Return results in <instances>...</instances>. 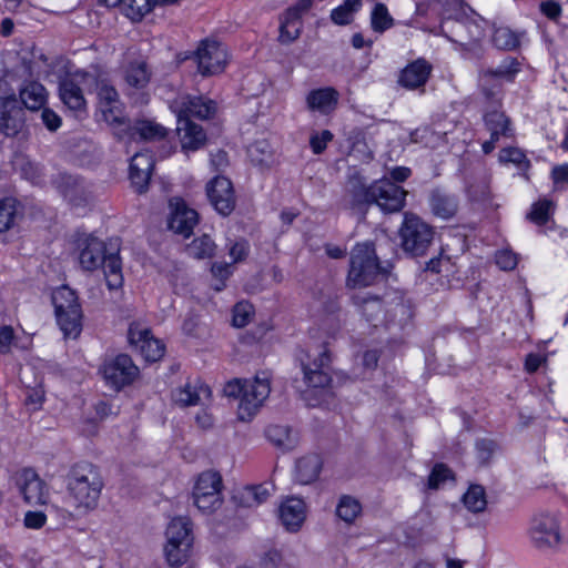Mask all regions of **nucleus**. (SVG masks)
<instances>
[{
    "instance_id": "nucleus-7",
    "label": "nucleus",
    "mask_w": 568,
    "mask_h": 568,
    "mask_svg": "<svg viewBox=\"0 0 568 568\" xmlns=\"http://www.w3.org/2000/svg\"><path fill=\"white\" fill-rule=\"evenodd\" d=\"M528 537L539 550H556L562 542L559 516L550 511L535 514L530 519Z\"/></svg>"
},
{
    "instance_id": "nucleus-46",
    "label": "nucleus",
    "mask_w": 568,
    "mask_h": 568,
    "mask_svg": "<svg viewBox=\"0 0 568 568\" xmlns=\"http://www.w3.org/2000/svg\"><path fill=\"white\" fill-rule=\"evenodd\" d=\"M498 160L504 165H514L521 173H526L530 166L526 154L520 149L514 146L500 150Z\"/></svg>"
},
{
    "instance_id": "nucleus-8",
    "label": "nucleus",
    "mask_w": 568,
    "mask_h": 568,
    "mask_svg": "<svg viewBox=\"0 0 568 568\" xmlns=\"http://www.w3.org/2000/svg\"><path fill=\"white\" fill-rule=\"evenodd\" d=\"M94 74L78 70L61 79L59 83V97L62 103L80 116L87 111L84 91L93 90Z\"/></svg>"
},
{
    "instance_id": "nucleus-3",
    "label": "nucleus",
    "mask_w": 568,
    "mask_h": 568,
    "mask_svg": "<svg viewBox=\"0 0 568 568\" xmlns=\"http://www.w3.org/2000/svg\"><path fill=\"white\" fill-rule=\"evenodd\" d=\"M396 181L374 180L368 187L358 182L352 190V204H376L385 213L399 212L405 206L407 192Z\"/></svg>"
},
{
    "instance_id": "nucleus-58",
    "label": "nucleus",
    "mask_w": 568,
    "mask_h": 568,
    "mask_svg": "<svg viewBox=\"0 0 568 568\" xmlns=\"http://www.w3.org/2000/svg\"><path fill=\"white\" fill-rule=\"evenodd\" d=\"M253 314V307L248 303H237L233 310V325L235 327H244L248 324Z\"/></svg>"
},
{
    "instance_id": "nucleus-39",
    "label": "nucleus",
    "mask_w": 568,
    "mask_h": 568,
    "mask_svg": "<svg viewBox=\"0 0 568 568\" xmlns=\"http://www.w3.org/2000/svg\"><path fill=\"white\" fill-rule=\"evenodd\" d=\"M336 516L346 524H353L362 514L361 503L348 495H343L336 505Z\"/></svg>"
},
{
    "instance_id": "nucleus-64",
    "label": "nucleus",
    "mask_w": 568,
    "mask_h": 568,
    "mask_svg": "<svg viewBox=\"0 0 568 568\" xmlns=\"http://www.w3.org/2000/svg\"><path fill=\"white\" fill-rule=\"evenodd\" d=\"M540 11L550 20H557L561 16L560 4L552 0L542 1L540 3Z\"/></svg>"
},
{
    "instance_id": "nucleus-21",
    "label": "nucleus",
    "mask_w": 568,
    "mask_h": 568,
    "mask_svg": "<svg viewBox=\"0 0 568 568\" xmlns=\"http://www.w3.org/2000/svg\"><path fill=\"white\" fill-rule=\"evenodd\" d=\"M312 363L303 364L304 381L313 388H324L329 385L331 376L327 372L331 358L326 348L313 354Z\"/></svg>"
},
{
    "instance_id": "nucleus-56",
    "label": "nucleus",
    "mask_w": 568,
    "mask_h": 568,
    "mask_svg": "<svg viewBox=\"0 0 568 568\" xmlns=\"http://www.w3.org/2000/svg\"><path fill=\"white\" fill-rule=\"evenodd\" d=\"M554 210V203L549 200H540L535 203L531 207L528 219L538 225L547 223L550 213Z\"/></svg>"
},
{
    "instance_id": "nucleus-53",
    "label": "nucleus",
    "mask_w": 568,
    "mask_h": 568,
    "mask_svg": "<svg viewBox=\"0 0 568 568\" xmlns=\"http://www.w3.org/2000/svg\"><path fill=\"white\" fill-rule=\"evenodd\" d=\"M352 300L355 305L362 307V313L368 322H372L383 311L382 303L377 297L354 295Z\"/></svg>"
},
{
    "instance_id": "nucleus-47",
    "label": "nucleus",
    "mask_w": 568,
    "mask_h": 568,
    "mask_svg": "<svg viewBox=\"0 0 568 568\" xmlns=\"http://www.w3.org/2000/svg\"><path fill=\"white\" fill-rule=\"evenodd\" d=\"M272 487L267 484L245 487L241 494L242 501L246 507H256L267 500Z\"/></svg>"
},
{
    "instance_id": "nucleus-10",
    "label": "nucleus",
    "mask_w": 568,
    "mask_h": 568,
    "mask_svg": "<svg viewBox=\"0 0 568 568\" xmlns=\"http://www.w3.org/2000/svg\"><path fill=\"white\" fill-rule=\"evenodd\" d=\"M222 478L217 473H202L192 491L194 506L203 514H211L217 510L223 503Z\"/></svg>"
},
{
    "instance_id": "nucleus-17",
    "label": "nucleus",
    "mask_w": 568,
    "mask_h": 568,
    "mask_svg": "<svg viewBox=\"0 0 568 568\" xmlns=\"http://www.w3.org/2000/svg\"><path fill=\"white\" fill-rule=\"evenodd\" d=\"M484 122L487 131L490 133V139L481 145L485 154L493 152L501 138L513 139L515 136L510 119L501 111H487L484 115Z\"/></svg>"
},
{
    "instance_id": "nucleus-38",
    "label": "nucleus",
    "mask_w": 568,
    "mask_h": 568,
    "mask_svg": "<svg viewBox=\"0 0 568 568\" xmlns=\"http://www.w3.org/2000/svg\"><path fill=\"white\" fill-rule=\"evenodd\" d=\"M45 88L39 82H30L20 91L23 105L32 111L39 110L45 103Z\"/></svg>"
},
{
    "instance_id": "nucleus-26",
    "label": "nucleus",
    "mask_w": 568,
    "mask_h": 568,
    "mask_svg": "<svg viewBox=\"0 0 568 568\" xmlns=\"http://www.w3.org/2000/svg\"><path fill=\"white\" fill-rule=\"evenodd\" d=\"M306 518L305 503L300 498H287L280 507V519L288 531H297Z\"/></svg>"
},
{
    "instance_id": "nucleus-31",
    "label": "nucleus",
    "mask_w": 568,
    "mask_h": 568,
    "mask_svg": "<svg viewBox=\"0 0 568 568\" xmlns=\"http://www.w3.org/2000/svg\"><path fill=\"white\" fill-rule=\"evenodd\" d=\"M429 206L434 215L449 220L456 214L458 203L455 196L440 190H434L429 195Z\"/></svg>"
},
{
    "instance_id": "nucleus-34",
    "label": "nucleus",
    "mask_w": 568,
    "mask_h": 568,
    "mask_svg": "<svg viewBox=\"0 0 568 568\" xmlns=\"http://www.w3.org/2000/svg\"><path fill=\"white\" fill-rule=\"evenodd\" d=\"M302 19L293 10H286L281 19L278 41L282 44L294 42L301 34Z\"/></svg>"
},
{
    "instance_id": "nucleus-33",
    "label": "nucleus",
    "mask_w": 568,
    "mask_h": 568,
    "mask_svg": "<svg viewBox=\"0 0 568 568\" xmlns=\"http://www.w3.org/2000/svg\"><path fill=\"white\" fill-rule=\"evenodd\" d=\"M428 6L436 8L443 20L458 21L471 12V8L463 0H428Z\"/></svg>"
},
{
    "instance_id": "nucleus-51",
    "label": "nucleus",
    "mask_w": 568,
    "mask_h": 568,
    "mask_svg": "<svg viewBox=\"0 0 568 568\" xmlns=\"http://www.w3.org/2000/svg\"><path fill=\"white\" fill-rule=\"evenodd\" d=\"M102 119L114 129V134L118 131L125 130L130 121H126L122 114V110L119 104L99 106Z\"/></svg>"
},
{
    "instance_id": "nucleus-15",
    "label": "nucleus",
    "mask_w": 568,
    "mask_h": 568,
    "mask_svg": "<svg viewBox=\"0 0 568 568\" xmlns=\"http://www.w3.org/2000/svg\"><path fill=\"white\" fill-rule=\"evenodd\" d=\"M169 131L153 120L136 119L125 130L116 132V136L125 142H159L166 138Z\"/></svg>"
},
{
    "instance_id": "nucleus-22",
    "label": "nucleus",
    "mask_w": 568,
    "mask_h": 568,
    "mask_svg": "<svg viewBox=\"0 0 568 568\" xmlns=\"http://www.w3.org/2000/svg\"><path fill=\"white\" fill-rule=\"evenodd\" d=\"M106 255L105 243L98 237L88 236L79 243V263L84 271L98 270Z\"/></svg>"
},
{
    "instance_id": "nucleus-43",
    "label": "nucleus",
    "mask_w": 568,
    "mask_h": 568,
    "mask_svg": "<svg viewBox=\"0 0 568 568\" xmlns=\"http://www.w3.org/2000/svg\"><path fill=\"white\" fill-rule=\"evenodd\" d=\"M483 71L486 73V77H491L497 81L501 79L513 82L520 71V62L516 58L507 57L496 69L489 68Z\"/></svg>"
},
{
    "instance_id": "nucleus-14",
    "label": "nucleus",
    "mask_w": 568,
    "mask_h": 568,
    "mask_svg": "<svg viewBox=\"0 0 568 568\" xmlns=\"http://www.w3.org/2000/svg\"><path fill=\"white\" fill-rule=\"evenodd\" d=\"M170 109L176 114V118L191 119L196 118L206 120L216 112V103L213 100L201 95H179L171 104Z\"/></svg>"
},
{
    "instance_id": "nucleus-48",
    "label": "nucleus",
    "mask_w": 568,
    "mask_h": 568,
    "mask_svg": "<svg viewBox=\"0 0 568 568\" xmlns=\"http://www.w3.org/2000/svg\"><path fill=\"white\" fill-rule=\"evenodd\" d=\"M93 90L97 91L99 98V106L119 104V94L113 85H111L105 79L94 72Z\"/></svg>"
},
{
    "instance_id": "nucleus-59",
    "label": "nucleus",
    "mask_w": 568,
    "mask_h": 568,
    "mask_svg": "<svg viewBox=\"0 0 568 568\" xmlns=\"http://www.w3.org/2000/svg\"><path fill=\"white\" fill-rule=\"evenodd\" d=\"M333 133L329 130L314 132L310 138V146L314 154H321L327 146V143L333 140Z\"/></svg>"
},
{
    "instance_id": "nucleus-11",
    "label": "nucleus",
    "mask_w": 568,
    "mask_h": 568,
    "mask_svg": "<svg viewBox=\"0 0 568 568\" xmlns=\"http://www.w3.org/2000/svg\"><path fill=\"white\" fill-rule=\"evenodd\" d=\"M105 384L114 390L132 384L139 375V368L131 357L124 354L108 358L100 367Z\"/></svg>"
},
{
    "instance_id": "nucleus-23",
    "label": "nucleus",
    "mask_w": 568,
    "mask_h": 568,
    "mask_svg": "<svg viewBox=\"0 0 568 568\" xmlns=\"http://www.w3.org/2000/svg\"><path fill=\"white\" fill-rule=\"evenodd\" d=\"M433 71V65L424 58L408 63L398 75V84L408 90L423 88Z\"/></svg>"
},
{
    "instance_id": "nucleus-55",
    "label": "nucleus",
    "mask_w": 568,
    "mask_h": 568,
    "mask_svg": "<svg viewBox=\"0 0 568 568\" xmlns=\"http://www.w3.org/2000/svg\"><path fill=\"white\" fill-rule=\"evenodd\" d=\"M349 158L357 159L362 162H368L373 159V152L368 148L365 141V136L362 132H356L352 136Z\"/></svg>"
},
{
    "instance_id": "nucleus-61",
    "label": "nucleus",
    "mask_w": 568,
    "mask_h": 568,
    "mask_svg": "<svg viewBox=\"0 0 568 568\" xmlns=\"http://www.w3.org/2000/svg\"><path fill=\"white\" fill-rule=\"evenodd\" d=\"M210 163L214 172L213 178H223L222 174L229 166L227 153L223 150H217L215 153H211Z\"/></svg>"
},
{
    "instance_id": "nucleus-57",
    "label": "nucleus",
    "mask_w": 568,
    "mask_h": 568,
    "mask_svg": "<svg viewBox=\"0 0 568 568\" xmlns=\"http://www.w3.org/2000/svg\"><path fill=\"white\" fill-rule=\"evenodd\" d=\"M452 471L444 464L434 466L428 477V488L438 489L446 480L452 479Z\"/></svg>"
},
{
    "instance_id": "nucleus-41",
    "label": "nucleus",
    "mask_w": 568,
    "mask_h": 568,
    "mask_svg": "<svg viewBox=\"0 0 568 568\" xmlns=\"http://www.w3.org/2000/svg\"><path fill=\"white\" fill-rule=\"evenodd\" d=\"M158 0H122V13L133 22L141 21L152 11Z\"/></svg>"
},
{
    "instance_id": "nucleus-40",
    "label": "nucleus",
    "mask_w": 568,
    "mask_h": 568,
    "mask_svg": "<svg viewBox=\"0 0 568 568\" xmlns=\"http://www.w3.org/2000/svg\"><path fill=\"white\" fill-rule=\"evenodd\" d=\"M154 164V159L150 153H135L130 161L129 178H151Z\"/></svg>"
},
{
    "instance_id": "nucleus-44",
    "label": "nucleus",
    "mask_w": 568,
    "mask_h": 568,
    "mask_svg": "<svg viewBox=\"0 0 568 568\" xmlns=\"http://www.w3.org/2000/svg\"><path fill=\"white\" fill-rule=\"evenodd\" d=\"M58 187L63 197L74 206H81L90 200V195L80 185L78 180H65L64 183L60 184Z\"/></svg>"
},
{
    "instance_id": "nucleus-9",
    "label": "nucleus",
    "mask_w": 568,
    "mask_h": 568,
    "mask_svg": "<svg viewBox=\"0 0 568 568\" xmlns=\"http://www.w3.org/2000/svg\"><path fill=\"white\" fill-rule=\"evenodd\" d=\"M399 235L404 251L419 256L425 254L432 244L434 231L417 215L405 213Z\"/></svg>"
},
{
    "instance_id": "nucleus-16",
    "label": "nucleus",
    "mask_w": 568,
    "mask_h": 568,
    "mask_svg": "<svg viewBox=\"0 0 568 568\" xmlns=\"http://www.w3.org/2000/svg\"><path fill=\"white\" fill-rule=\"evenodd\" d=\"M129 342L148 362H156L163 355L165 351L164 344L154 338L151 332L146 327H142L139 324H132L129 328Z\"/></svg>"
},
{
    "instance_id": "nucleus-18",
    "label": "nucleus",
    "mask_w": 568,
    "mask_h": 568,
    "mask_svg": "<svg viewBox=\"0 0 568 568\" xmlns=\"http://www.w3.org/2000/svg\"><path fill=\"white\" fill-rule=\"evenodd\" d=\"M171 215L169 219V227L174 233L189 237L193 233V229L199 223L197 212L189 207L182 197H172L170 200Z\"/></svg>"
},
{
    "instance_id": "nucleus-49",
    "label": "nucleus",
    "mask_w": 568,
    "mask_h": 568,
    "mask_svg": "<svg viewBox=\"0 0 568 568\" xmlns=\"http://www.w3.org/2000/svg\"><path fill=\"white\" fill-rule=\"evenodd\" d=\"M215 251V244L213 240L204 234L197 239H194L187 246L186 253L194 258H206L211 257Z\"/></svg>"
},
{
    "instance_id": "nucleus-27",
    "label": "nucleus",
    "mask_w": 568,
    "mask_h": 568,
    "mask_svg": "<svg viewBox=\"0 0 568 568\" xmlns=\"http://www.w3.org/2000/svg\"><path fill=\"white\" fill-rule=\"evenodd\" d=\"M338 100V91L333 87H325L311 90L306 95V105L311 111L328 114L336 108Z\"/></svg>"
},
{
    "instance_id": "nucleus-12",
    "label": "nucleus",
    "mask_w": 568,
    "mask_h": 568,
    "mask_svg": "<svg viewBox=\"0 0 568 568\" xmlns=\"http://www.w3.org/2000/svg\"><path fill=\"white\" fill-rule=\"evenodd\" d=\"M194 60L201 75H215L224 71L227 63V51L222 43L205 39L201 41L194 52Z\"/></svg>"
},
{
    "instance_id": "nucleus-60",
    "label": "nucleus",
    "mask_w": 568,
    "mask_h": 568,
    "mask_svg": "<svg viewBox=\"0 0 568 568\" xmlns=\"http://www.w3.org/2000/svg\"><path fill=\"white\" fill-rule=\"evenodd\" d=\"M250 252V244L246 240L241 239L230 244L229 255L233 263L244 261Z\"/></svg>"
},
{
    "instance_id": "nucleus-20",
    "label": "nucleus",
    "mask_w": 568,
    "mask_h": 568,
    "mask_svg": "<svg viewBox=\"0 0 568 568\" xmlns=\"http://www.w3.org/2000/svg\"><path fill=\"white\" fill-rule=\"evenodd\" d=\"M24 124V111L14 95L0 98V132L17 135Z\"/></svg>"
},
{
    "instance_id": "nucleus-30",
    "label": "nucleus",
    "mask_w": 568,
    "mask_h": 568,
    "mask_svg": "<svg viewBox=\"0 0 568 568\" xmlns=\"http://www.w3.org/2000/svg\"><path fill=\"white\" fill-rule=\"evenodd\" d=\"M151 79V71L143 60H134L123 68V80L129 89L142 90Z\"/></svg>"
},
{
    "instance_id": "nucleus-50",
    "label": "nucleus",
    "mask_w": 568,
    "mask_h": 568,
    "mask_svg": "<svg viewBox=\"0 0 568 568\" xmlns=\"http://www.w3.org/2000/svg\"><path fill=\"white\" fill-rule=\"evenodd\" d=\"M362 7V0H345L341 6L335 8L331 13V19L339 26L348 24L353 14Z\"/></svg>"
},
{
    "instance_id": "nucleus-1",
    "label": "nucleus",
    "mask_w": 568,
    "mask_h": 568,
    "mask_svg": "<svg viewBox=\"0 0 568 568\" xmlns=\"http://www.w3.org/2000/svg\"><path fill=\"white\" fill-rule=\"evenodd\" d=\"M103 487L99 467L91 463H79L67 478L68 500L79 515H87L98 507Z\"/></svg>"
},
{
    "instance_id": "nucleus-19",
    "label": "nucleus",
    "mask_w": 568,
    "mask_h": 568,
    "mask_svg": "<svg viewBox=\"0 0 568 568\" xmlns=\"http://www.w3.org/2000/svg\"><path fill=\"white\" fill-rule=\"evenodd\" d=\"M207 197L217 213L230 215L235 207V193L232 180H211L206 185Z\"/></svg>"
},
{
    "instance_id": "nucleus-28",
    "label": "nucleus",
    "mask_w": 568,
    "mask_h": 568,
    "mask_svg": "<svg viewBox=\"0 0 568 568\" xmlns=\"http://www.w3.org/2000/svg\"><path fill=\"white\" fill-rule=\"evenodd\" d=\"M456 23L458 29V39L454 40L456 42H478L485 36L484 24L486 22L473 9L471 12L466 14L465 19H459Z\"/></svg>"
},
{
    "instance_id": "nucleus-2",
    "label": "nucleus",
    "mask_w": 568,
    "mask_h": 568,
    "mask_svg": "<svg viewBox=\"0 0 568 568\" xmlns=\"http://www.w3.org/2000/svg\"><path fill=\"white\" fill-rule=\"evenodd\" d=\"M271 393V381L267 373L256 374L251 379L235 378L224 386L227 397L239 398V419L250 420L263 406Z\"/></svg>"
},
{
    "instance_id": "nucleus-37",
    "label": "nucleus",
    "mask_w": 568,
    "mask_h": 568,
    "mask_svg": "<svg viewBox=\"0 0 568 568\" xmlns=\"http://www.w3.org/2000/svg\"><path fill=\"white\" fill-rule=\"evenodd\" d=\"M265 435L272 444L282 449H292L297 442L294 432L285 425H270L265 429Z\"/></svg>"
},
{
    "instance_id": "nucleus-32",
    "label": "nucleus",
    "mask_w": 568,
    "mask_h": 568,
    "mask_svg": "<svg viewBox=\"0 0 568 568\" xmlns=\"http://www.w3.org/2000/svg\"><path fill=\"white\" fill-rule=\"evenodd\" d=\"M22 215L23 207L17 199L12 196L0 199V234L14 227Z\"/></svg>"
},
{
    "instance_id": "nucleus-62",
    "label": "nucleus",
    "mask_w": 568,
    "mask_h": 568,
    "mask_svg": "<svg viewBox=\"0 0 568 568\" xmlns=\"http://www.w3.org/2000/svg\"><path fill=\"white\" fill-rule=\"evenodd\" d=\"M495 257L496 264L504 271L514 270L518 263L516 253L510 250H500Z\"/></svg>"
},
{
    "instance_id": "nucleus-35",
    "label": "nucleus",
    "mask_w": 568,
    "mask_h": 568,
    "mask_svg": "<svg viewBox=\"0 0 568 568\" xmlns=\"http://www.w3.org/2000/svg\"><path fill=\"white\" fill-rule=\"evenodd\" d=\"M104 276L109 290H119L123 285L122 263L118 253H109L103 261Z\"/></svg>"
},
{
    "instance_id": "nucleus-25",
    "label": "nucleus",
    "mask_w": 568,
    "mask_h": 568,
    "mask_svg": "<svg viewBox=\"0 0 568 568\" xmlns=\"http://www.w3.org/2000/svg\"><path fill=\"white\" fill-rule=\"evenodd\" d=\"M210 397V387L201 382L186 383L172 393L173 402L182 407L203 404Z\"/></svg>"
},
{
    "instance_id": "nucleus-29",
    "label": "nucleus",
    "mask_w": 568,
    "mask_h": 568,
    "mask_svg": "<svg viewBox=\"0 0 568 568\" xmlns=\"http://www.w3.org/2000/svg\"><path fill=\"white\" fill-rule=\"evenodd\" d=\"M323 466L320 455L311 454L297 459L294 478L301 485H310L317 480Z\"/></svg>"
},
{
    "instance_id": "nucleus-36",
    "label": "nucleus",
    "mask_w": 568,
    "mask_h": 568,
    "mask_svg": "<svg viewBox=\"0 0 568 568\" xmlns=\"http://www.w3.org/2000/svg\"><path fill=\"white\" fill-rule=\"evenodd\" d=\"M479 85L481 93L493 110L501 105L503 87L501 83L491 77H486L484 71L479 73Z\"/></svg>"
},
{
    "instance_id": "nucleus-45",
    "label": "nucleus",
    "mask_w": 568,
    "mask_h": 568,
    "mask_svg": "<svg viewBox=\"0 0 568 568\" xmlns=\"http://www.w3.org/2000/svg\"><path fill=\"white\" fill-rule=\"evenodd\" d=\"M465 507L471 513H481L487 507L485 488L480 485H471L463 496Z\"/></svg>"
},
{
    "instance_id": "nucleus-6",
    "label": "nucleus",
    "mask_w": 568,
    "mask_h": 568,
    "mask_svg": "<svg viewBox=\"0 0 568 568\" xmlns=\"http://www.w3.org/2000/svg\"><path fill=\"white\" fill-rule=\"evenodd\" d=\"M165 556L171 566H182L190 557L193 544L192 524L187 517L173 518L166 528Z\"/></svg>"
},
{
    "instance_id": "nucleus-4",
    "label": "nucleus",
    "mask_w": 568,
    "mask_h": 568,
    "mask_svg": "<svg viewBox=\"0 0 568 568\" xmlns=\"http://www.w3.org/2000/svg\"><path fill=\"white\" fill-rule=\"evenodd\" d=\"M52 303L63 335L77 338L82 331V310L75 292L67 285L60 286L52 293Z\"/></svg>"
},
{
    "instance_id": "nucleus-54",
    "label": "nucleus",
    "mask_w": 568,
    "mask_h": 568,
    "mask_svg": "<svg viewBox=\"0 0 568 568\" xmlns=\"http://www.w3.org/2000/svg\"><path fill=\"white\" fill-rule=\"evenodd\" d=\"M493 43L501 50H514L519 45L518 36L507 27L496 28L493 34Z\"/></svg>"
},
{
    "instance_id": "nucleus-13",
    "label": "nucleus",
    "mask_w": 568,
    "mask_h": 568,
    "mask_svg": "<svg viewBox=\"0 0 568 568\" xmlns=\"http://www.w3.org/2000/svg\"><path fill=\"white\" fill-rule=\"evenodd\" d=\"M13 479L17 489L28 505L38 506L48 501V486L32 468L17 471Z\"/></svg>"
},
{
    "instance_id": "nucleus-24",
    "label": "nucleus",
    "mask_w": 568,
    "mask_h": 568,
    "mask_svg": "<svg viewBox=\"0 0 568 568\" xmlns=\"http://www.w3.org/2000/svg\"><path fill=\"white\" fill-rule=\"evenodd\" d=\"M176 131L184 152L196 151L206 142L203 128L186 118H178Z\"/></svg>"
},
{
    "instance_id": "nucleus-63",
    "label": "nucleus",
    "mask_w": 568,
    "mask_h": 568,
    "mask_svg": "<svg viewBox=\"0 0 568 568\" xmlns=\"http://www.w3.org/2000/svg\"><path fill=\"white\" fill-rule=\"evenodd\" d=\"M42 123L49 131H57L61 124V118L51 109L44 108L41 112Z\"/></svg>"
},
{
    "instance_id": "nucleus-52",
    "label": "nucleus",
    "mask_w": 568,
    "mask_h": 568,
    "mask_svg": "<svg viewBox=\"0 0 568 568\" xmlns=\"http://www.w3.org/2000/svg\"><path fill=\"white\" fill-rule=\"evenodd\" d=\"M394 19L384 3H376L371 14V26L375 32H384L392 28Z\"/></svg>"
},
{
    "instance_id": "nucleus-5",
    "label": "nucleus",
    "mask_w": 568,
    "mask_h": 568,
    "mask_svg": "<svg viewBox=\"0 0 568 568\" xmlns=\"http://www.w3.org/2000/svg\"><path fill=\"white\" fill-rule=\"evenodd\" d=\"M382 272H384V268L377 262L373 244H357L351 256L347 286L352 288L369 286Z\"/></svg>"
},
{
    "instance_id": "nucleus-42",
    "label": "nucleus",
    "mask_w": 568,
    "mask_h": 568,
    "mask_svg": "<svg viewBox=\"0 0 568 568\" xmlns=\"http://www.w3.org/2000/svg\"><path fill=\"white\" fill-rule=\"evenodd\" d=\"M251 162L257 166H270L274 162L273 150L266 140H257L247 149Z\"/></svg>"
}]
</instances>
